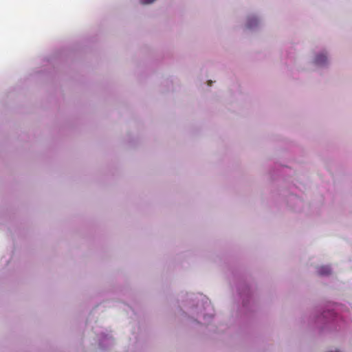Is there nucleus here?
Segmentation results:
<instances>
[{
    "instance_id": "nucleus-1",
    "label": "nucleus",
    "mask_w": 352,
    "mask_h": 352,
    "mask_svg": "<svg viewBox=\"0 0 352 352\" xmlns=\"http://www.w3.org/2000/svg\"><path fill=\"white\" fill-rule=\"evenodd\" d=\"M327 59L326 55L321 54L316 56L314 62L316 65H321L326 63Z\"/></svg>"
},
{
    "instance_id": "nucleus-5",
    "label": "nucleus",
    "mask_w": 352,
    "mask_h": 352,
    "mask_svg": "<svg viewBox=\"0 0 352 352\" xmlns=\"http://www.w3.org/2000/svg\"><path fill=\"white\" fill-rule=\"evenodd\" d=\"M252 21H254L255 22V24H256V23H257V22H256V19H252Z\"/></svg>"
},
{
    "instance_id": "nucleus-3",
    "label": "nucleus",
    "mask_w": 352,
    "mask_h": 352,
    "mask_svg": "<svg viewBox=\"0 0 352 352\" xmlns=\"http://www.w3.org/2000/svg\"><path fill=\"white\" fill-rule=\"evenodd\" d=\"M155 0H140V2L142 5H147L153 3Z\"/></svg>"
},
{
    "instance_id": "nucleus-2",
    "label": "nucleus",
    "mask_w": 352,
    "mask_h": 352,
    "mask_svg": "<svg viewBox=\"0 0 352 352\" xmlns=\"http://www.w3.org/2000/svg\"><path fill=\"white\" fill-rule=\"evenodd\" d=\"M320 275H329L331 274V269L329 266H321L318 269Z\"/></svg>"
},
{
    "instance_id": "nucleus-6",
    "label": "nucleus",
    "mask_w": 352,
    "mask_h": 352,
    "mask_svg": "<svg viewBox=\"0 0 352 352\" xmlns=\"http://www.w3.org/2000/svg\"><path fill=\"white\" fill-rule=\"evenodd\" d=\"M248 26H249L250 28V27H252V25L250 24V23H249Z\"/></svg>"
},
{
    "instance_id": "nucleus-4",
    "label": "nucleus",
    "mask_w": 352,
    "mask_h": 352,
    "mask_svg": "<svg viewBox=\"0 0 352 352\" xmlns=\"http://www.w3.org/2000/svg\"><path fill=\"white\" fill-rule=\"evenodd\" d=\"M212 85V81L211 80H209L208 81V85Z\"/></svg>"
}]
</instances>
